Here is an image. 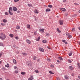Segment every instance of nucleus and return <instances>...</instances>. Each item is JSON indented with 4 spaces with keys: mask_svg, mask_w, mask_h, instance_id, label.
Segmentation results:
<instances>
[{
    "mask_svg": "<svg viewBox=\"0 0 80 80\" xmlns=\"http://www.w3.org/2000/svg\"><path fill=\"white\" fill-rule=\"evenodd\" d=\"M2 36H0V39H1V40H5V38H6L7 37V36H6V35H5L2 33H1L0 34Z\"/></svg>",
    "mask_w": 80,
    "mask_h": 80,
    "instance_id": "nucleus-1",
    "label": "nucleus"
},
{
    "mask_svg": "<svg viewBox=\"0 0 80 80\" xmlns=\"http://www.w3.org/2000/svg\"><path fill=\"white\" fill-rule=\"evenodd\" d=\"M39 50L41 52H43L44 51V49L41 48H39Z\"/></svg>",
    "mask_w": 80,
    "mask_h": 80,
    "instance_id": "nucleus-2",
    "label": "nucleus"
},
{
    "mask_svg": "<svg viewBox=\"0 0 80 80\" xmlns=\"http://www.w3.org/2000/svg\"><path fill=\"white\" fill-rule=\"evenodd\" d=\"M59 23L61 25H62L63 24V22L62 20H60L59 21Z\"/></svg>",
    "mask_w": 80,
    "mask_h": 80,
    "instance_id": "nucleus-3",
    "label": "nucleus"
},
{
    "mask_svg": "<svg viewBox=\"0 0 80 80\" xmlns=\"http://www.w3.org/2000/svg\"><path fill=\"white\" fill-rule=\"evenodd\" d=\"M26 41L29 44H30V43H31V42L30 40L27 39H26Z\"/></svg>",
    "mask_w": 80,
    "mask_h": 80,
    "instance_id": "nucleus-4",
    "label": "nucleus"
},
{
    "mask_svg": "<svg viewBox=\"0 0 80 80\" xmlns=\"http://www.w3.org/2000/svg\"><path fill=\"white\" fill-rule=\"evenodd\" d=\"M72 53H73V52H72V51H71L70 52L68 53V55L69 56H70V57H71V56H72Z\"/></svg>",
    "mask_w": 80,
    "mask_h": 80,
    "instance_id": "nucleus-5",
    "label": "nucleus"
},
{
    "mask_svg": "<svg viewBox=\"0 0 80 80\" xmlns=\"http://www.w3.org/2000/svg\"><path fill=\"white\" fill-rule=\"evenodd\" d=\"M12 9L13 11H17V8L15 7H13L12 8Z\"/></svg>",
    "mask_w": 80,
    "mask_h": 80,
    "instance_id": "nucleus-6",
    "label": "nucleus"
},
{
    "mask_svg": "<svg viewBox=\"0 0 80 80\" xmlns=\"http://www.w3.org/2000/svg\"><path fill=\"white\" fill-rule=\"evenodd\" d=\"M44 30H45V29H41L39 30L40 32H43Z\"/></svg>",
    "mask_w": 80,
    "mask_h": 80,
    "instance_id": "nucleus-7",
    "label": "nucleus"
},
{
    "mask_svg": "<svg viewBox=\"0 0 80 80\" xmlns=\"http://www.w3.org/2000/svg\"><path fill=\"white\" fill-rule=\"evenodd\" d=\"M61 9L62 12H65L66 11V9L65 8H61Z\"/></svg>",
    "mask_w": 80,
    "mask_h": 80,
    "instance_id": "nucleus-8",
    "label": "nucleus"
},
{
    "mask_svg": "<svg viewBox=\"0 0 80 80\" xmlns=\"http://www.w3.org/2000/svg\"><path fill=\"white\" fill-rule=\"evenodd\" d=\"M42 42L44 43H46L47 42V41L46 40H44L42 41Z\"/></svg>",
    "mask_w": 80,
    "mask_h": 80,
    "instance_id": "nucleus-9",
    "label": "nucleus"
},
{
    "mask_svg": "<svg viewBox=\"0 0 80 80\" xmlns=\"http://www.w3.org/2000/svg\"><path fill=\"white\" fill-rule=\"evenodd\" d=\"M12 8L10 7L9 8L8 12H12Z\"/></svg>",
    "mask_w": 80,
    "mask_h": 80,
    "instance_id": "nucleus-10",
    "label": "nucleus"
},
{
    "mask_svg": "<svg viewBox=\"0 0 80 80\" xmlns=\"http://www.w3.org/2000/svg\"><path fill=\"white\" fill-rule=\"evenodd\" d=\"M27 27L28 28H29V29L30 28V25L29 24H28L27 25Z\"/></svg>",
    "mask_w": 80,
    "mask_h": 80,
    "instance_id": "nucleus-11",
    "label": "nucleus"
},
{
    "mask_svg": "<svg viewBox=\"0 0 80 80\" xmlns=\"http://www.w3.org/2000/svg\"><path fill=\"white\" fill-rule=\"evenodd\" d=\"M58 58L59 60H62V61L63 60V58H62L61 57H58Z\"/></svg>",
    "mask_w": 80,
    "mask_h": 80,
    "instance_id": "nucleus-12",
    "label": "nucleus"
},
{
    "mask_svg": "<svg viewBox=\"0 0 80 80\" xmlns=\"http://www.w3.org/2000/svg\"><path fill=\"white\" fill-rule=\"evenodd\" d=\"M40 37H38V38L36 39V41H39V40H40Z\"/></svg>",
    "mask_w": 80,
    "mask_h": 80,
    "instance_id": "nucleus-13",
    "label": "nucleus"
},
{
    "mask_svg": "<svg viewBox=\"0 0 80 80\" xmlns=\"http://www.w3.org/2000/svg\"><path fill=\"white\" fill-rule=\"evenodd\" d=\"M34 12L35 13H38V11H37L36 9H35L34 10Z\"/></svg>",
    "mask_w": 80,
    "mask_h": 80,
    "instance_id": "nucleus-14",
    "label": "nucleus"
},
{
    "mask_svg": "<svg viewBox=\"0 0 80 80\" xmlns=\"http://www.w3.org/2000/svg\"><path fill=\"white\" fill-rule=\"evenodd\" d=\"M64 78L65 79H68L69 78L68 77V76L66 75L64 76Z\"/></svg>",
    "mask_w": 80,
    "mask_h": 80,
    "instance_id": "nucleus-15",
    "label": "nucleus"
},
{
    "mask_svg": "<svg viewBox=\"0 0 80 80\" xmlns=\"http://www.w3.org/2000/svg\"><path fill=\"white\" fill-rule=\"evenodd\" d=\"M78 68L80 69V64L79 63H78Z\"/></svg>",
    "mask_w": 80,
    "mask_h": 80,
    "instance_id": "nucleus-16",
    "label": "nucleus"
},
{
    "mask_svg": "<svg viewBox=\"0 0 80 80\" xmlns=\"http://www.w3.org/2000/svg\"><path fill=\"white\" fill-rule=\"evenodd\" d=\"M9 36L11 37V38H13V34H10L9 35Z\"/></svg>",
    "mask_w": 80,
    "mask_h": 80,
    "instance_id": "nucleus-17",
    "label": "nucleus"
},
{
    "mask_svg": "<svg viewBox=\"0 0 80 80\" xmlns=\"http://www.w3.org/2000/svg\"><path fill=\"white\" fill-rule=\"evenodd\" d=\"M3 22H4V23H7V20L6 19H3Z\"/></svg>",
    "mask_w": 80,
    "mask_h": 80,
    "instance_id": "nucleus-18",
    "label": "nucleus"
},
{
    "mask_svg": "<svg viewBox=\"0 0 80 80\" xmlns=\"http://www.w3.org/2000/svg\"><path fill=\"white\" fill-rule=\"evenodd\" d=\"M22 54L24 56H25V55H27V53L25 52H22Z\"/></svg>",
    "mask_w": 80,
    "mask_h": 80,
    "instance_id": "nucleus-19",
    "label": "nucleus"
},
{
    "mask_svg": "<svg viewBox=\"0 0 80 80\" xmlns=\"http://www.w3.org/2000/svg\"><path fill=\"white\" fill-rule=\"evenodd\" d=\"M28 7H32V5L30 4H28Z\"/></svg>",
    "mask_w": 80,
    "mask_h": 80,
    "instance_id": "nucleus-20",
    "label": "nucleus"
},
{
    "mask_svg": "<svg viewBox=\"0 0 80 80\" xmlns=\"http://www.w3.org/2000/svg\"><path fill=\"white\" fill-rule=\"evenodd\" d=\"M68 37L69 38H71L72 36V35L69 34Z\"/></svg>",
    "mask_w": 80,
    "mask_h": 80,
    "instance_id": "nucleus-21",
    "label": "nucleus"
},
{
    "mask_svg": "<svg viewBox=\"0 0 80 80\" xmlns=\"http://www.w3.org/2000/svg\"><path fill=\"white\" fill-rule=\"evenodd\" d=\"M69 68L70 69V70H72L73 69V67L72 66H70L69 67Z\"/></svg>",
    "mask_w": 80,
    "mask_h": 80,
    "instance_id": "nucleus-22",
    "label": "nucleus"
},
{
    "mask_svg": "<svg viewBox=\"0 0 80 80\" xmlns=\"http://www.w3.org/2000/svg\"><path fill=\"white\" fill-rule=\"evenodd\" d=\"M68 61L69 63H72V61L70 59H68Z\"/></svg>",
    "mask_w": 80,
    "mask_h": 80,
    "instance_id": "nucleus-23",
    "label": "nucleus"
},
{
    "mask_svg": "<svg viewBox=\"0 0 80 80\" xmlns=\"http://www.w3.org/2000/svg\"><path fill=\"white\" fill-rule=\"evenodd\" d=\"M57 31H58V32H59V33H61V31H60V30H59V29L57 28Z\"/></svg>",
    "mask_w": 80,
    "mask_h": 80,
    "instance_id": "nucleus-24",
    "label": "nucleus"
},
{
    "mask_svg": "<svg viewBox=\"0 0 80 80\" xmlns=\"http://www.w3.org/2000/svg\"><path fill=\"white\" fill-rule=\"evenodd\" d=\"M13 62L14 63H16L17 62V61H16V60L15 59H13Z\"/></svg>",
    "mask_w": 80,
    "mask_h": 80,
    "instance_id": "nucleus-25",
    "label": "nucleus"
},
{
    "mask_svg": "<svg viewBox=\"0 0 80 80\" xmlns=\"http://www.w3.org/2000/svg\"><path fill=\"white\" fill-rule=\"evenodd\" d=\"M50 9L49 8H48L46 10V12H50Z\"/></svg>",
    "mask_w": 80,
    "mask_h": 80,
    "instance_id": "nucleus-26",
    "label": "nucleus"
},
{
    "mask_svg": "<svg viewBox=\"0 0 80 80\" xmlns=\"http://www.w3.org/2000/svg\"><path fill=\"white\" fill-rule=\"evenodd\" d=\"M33 60H36L37 59V57L36 56H34L32 58Z\"/></svg>",
    "mask_w": 80,
    "mask_h": 80,
    "instance_id": "nucleus-27",
    "label": "nucleus"
},
{
    "mask_svg": "<svg viewBox=\"0 0 80 80\" xmlns=\"http://www.w3.org/2000/svg\"><path fill=\"white\" fill-rule=\"evenodd\" d=\"M46 36L47 37H49V36H50V34L48 33H46Z\"/></svg>",
    "mask_w": 80,
    "mask_h": 80,
    "instance_id": "nucleus-28",
    "label": "nucleus"
},
{
    "mask_svg": "<svg viewBox=\"0 0 80 80\" xmlns=\"http://www.w3.org/2000/svg\"><path fill=\"white\" fill-rule=\"evenodd\" d=\"M21 74H22V75H24L25 74V72H21Z\"/></svg>",
    "mask_w": 80,
    "mask_h": 80,
    "instance_id": "nucleus-29",
    "label": "nucleus"
},
{
    "mask_svg": "<svg viewBox=\"0 0 80 80\" xmlns=\"http://www.w3.org/2000/svg\"><path fill=\"white\" fill-rule=\"evenodd\" d=\"M47 60L48 62H50V59L48 58H47Z\"/></svg>",
    "mask_w": 80,
    "mask_h": 80,
    "instance_id": "nucleus-30",
    "label": "nucleus"
},
{
    "mask_svg": "<svg viewBox=\"0 0 80 80\" xmlns=\"http://www.w3.org/2000/svg\"><path fill=\"white\" fill-rule=\"evenodd\" d=\"M48 7H49V8H52V5L50 4L49 5H48Z\"/></svg>",
    "mask_w": 80,
    "mask_h": 80,
    "instance_id": "nucleus-31",
    "label": "nucleus"
},
{
    "mask_svg": "<svg viewBox=\"0 0 80 80\" xmlns=\"http://www.w3.org/2000/svg\"><path fill=\"white\" fill-rule=\"evenodd\" d=\"M5 14L6 15H8V12H5Z\"/></svg>",
    "mask_w": 80,
    "mask_h": 80,
    "instance_id": "nucleus-32",
    "label": "nucleus"
},
{
    "mask_svg": "<svg viewBox=\"0 0 80 80\" xmlns=\"http://www.w3.org/2000/svg\"><path fill=\"white\" fill-rule=\"evenodd\" d=\"M30 77V78H31L32 80H33V76H31Z\"/></svg>",
    "mask_w": 80,
    "mask_h": 80,
    "instance_id": "nucleus-33",
    "label": "nucleus"
},
{
    "mask_svg": "<svg viewBox=\"0 0 80 80\" xmlns=\"http://www.w3.org/2000/svg\"><path fill=\"white\" fill-rule=\"evenodd\" d=\"M5 66L6 67H7L8 68V67H9V64H8L7 65H5Z\"/></svg>",
    "mask_w": 80,
    "mask_h": 80,
    "instance_id": "nucleus-34",
    "label": "nucleus"
},
{
    "mask_svg": "<svg viewBox=\"0 0 80 80\" xmlns=\"http://www.w3.org/2000/svg\"><path fill=\"white\" fill-rule=\"evenodd\" d=\"M1 25H2V26H5V24L3 23H1Z\"/></svg>",
    "mask_w": 80,
    "mask_h": 80,
    "instance_id": "nucleus-35",
    "label": "nucleus"
},
{
    "mask_svg": "<svg viewBox=\"0 0 80 80\" xmlns=\"http://www.w3.org/2000/svg\"><path fill=\"white\" fill-rule=\"evenodd\" d=\"M0 46H3V43L2 42H0Z\"/></svg>",
    "mask_w": 80,
    "mask_h": 80,
    "instance_id": "nucleus-36",
    "label": "nucleus"
},
{
    "mask_svg": "<svg viewBox=\"0 0 80 80\" xmlns=\"http://www.w3.org/2000/svg\"><path fill=\"white\" fill-rule=\"evenodd\" d=\"M17 29H20V26L18 25L17 27H16Z\"/></svg>",
    "mask_w": 80,
    "mask_h": 80,
    "instance_id": "nucleus-37",
    "label": "nucleus"
},
{
    "mask_svg": "<svg viewBox=\"0 0 80 80\" xmlns=\"http://www.w3.org/2000/svg\"><path fill=\"white\" fill-rule=\"evenodd\" d=\"M8 12L10 15H13V13L12 12H10V11H8Z\"/></svg>",
    "mask_w": 80,
    "mask_h": 80,
    "instance_id": "nucleus-38",
    "label": "nucleus"
},
{
    "mask_svg": "<svg viewBox=\"0 0 80 80\" xmlns=\"http://www.w3.org/2000/svg\"><path fill=\"white\" fill-rule=\"evenodd\" d=\"M68 13L67 12H66L65 13V16H67V15H68Z\"/></svg>",
    "mask_w": 80,
    "mask_h": 80,
    "instance_id": "nucleus-39",
    "label": "nucleus"
},
{
    "mask_svg": "<svg viewBox=\"0 0 80 80\" xmlns=\"http://www.w3.org/2000/svg\"><path fill=\"white\" fill-rule=\"evenodd\" d=\"M66 35H68H68H70V34L68 32H66Z\"/></svg>",
    "mask_w": 80,
    "mask_h": 80,
    "instance_id": "nucleus-40",
    "label": "nucleus"
},
{
    "mask_svg": "<svg viewBox=\"0 0 80 80\" xmlns=\"http://www.w3.org/2000/svg\"><path fill=\"white\" fill-rule=\"evenodd\" d=\"M35 72H36V73H38V72H39L37 70H35Z\"/></svg>",
    "mask_w": 80,
    "mask_h": 80,
    "instance_id": "nucleus-41",
    "label": "nucleus"
},
{
    "mask_svg": "<svg viewBox=\"0 0 80 80\" xmlns=\"http://www.w3.org/2000/svg\"><path fill=\"white\" fill-rule=\"evenodd\" d=\"M75 28H72V32H74L75 31Z\"/></svg>",
    "mask_w": 80,
    "mask_h": 80,
    "instance_id": "nucleus-42",
    "label": "nucleus"
},
{
    "mask_svg": "<svg viewBox=\"0 0 80 80\" xmlns=\"http://www.w3.org/2000/svg\"><path fill=\"white\" fill-rule=\"evenodd\" d=\"M15 72L16 73H18V71L16 70L15 71Z\"/></svg>",
    "mask_w": 80,
    "mask_h": 80,
    "instance_id": "nucleus-43",
    "label": "nucleus"
},
{
    "mask_svg": "<svg viewBox=\"0 0 80 80\" xmlns=\"http://www.w3.org/2000/svg\"><path fill=\"white\" fill-rule=\"evenodd\" d=\"M19 0H14L15 2H18Z\"/></svg>",
    "mask_w": 80,
    "mask_h": 80,
    "instance_id": "nucleus-44",
    "label": "nucleus"
},
{
    "mask_svg": "<svg viewBox=\"0 0 80 80\" xmlns=\"http://www.w3.org/2000/svg\"><path fill=\"white\" fill-rule=\"evenodd\" d=\"M16 39V40H18V37H17L15 38Z\"/></svg>",
    "mask_w": 80,
    "mask_h": 80,
    "instance_id": "nucleus-45",
    "label": "nucleus"
},
{
    "mask_svg": "<svg viewBox=\"0 0 80 80\" xmlns=\"http://www.w3.org/2000/svg\"><path fill=\"white\" fill-rule=\"evenodd\" d=\"M14 69H17V67L16 66H14Z\"/></svg>",
    "mask_w": 80,
    "mask_h": 80,
    "instance_id": "nucleus-46",
    "label": "nucleus"
},
{
    "mask_svg": "<svg viewBox=\"0 0 80 80\" xmlns=\"http://www.w3.org/2000/svg\"><path fill=\"white\" fill-rule=\"evenodd\" d=\"M62 42H63L64 43H65V40H63L62 41Z\"/></svg>",
    "mask_w": 80,
    "mask_h": 80,
    "instance_id": "nucleus-47",
    "label": "nucleus"
},
{
    "mask_svg": "<svg viewBox=\"0 0 80 80\" xmlns=\"http://www.w3.org/2000/svg\"><path fill=\"white\" fill-rule=\"evenodd\" d=\"M17 13H20V11L19 10H18L17 11Z\"/></svg>",
    "mask_w": 80,
    "mask_h": 80,
    "instance_id": "nucleus-48",
    "label": "nucleus"
},
{
    "mask_svg": "<svg viewBox=\"0 0 80 80\" xmlns=\"http://www.w3.org/2000/svg\"><path fill=\"white\" fill-rule=\"evenodd\" d=\"M77 15V14H74L73 15L74 17H75Z\"/></svg>",
    "mask_w": 80,
    "mask_h": 80,
    "instance_id": "nucleus-49",
    "label": "nucleus"
},
{
    "mask_svg": "<svg viewBox=\"0 0 80 80\" xmlns=\"http://www.w3.org/2000/svg\"><path fill=\"white\" fill-rule=\"evenodd\" d=\"M52 71H49V73H50V74H51L52 73Z\"/></svg>",
    "mask_w": 80,
    "mask_h": 80,
    "instance_id": "nucleus-50",
    "label": "nucleus"
},
{
    "mask_svg": "<svg viewBox=\"0 0 80 80\" xmlns=\"http://www.w3.org/2000/svg\"><path fill=\"white\" fill-rule=\"evenodd\" d=\"M2 53H0V57H2Z\"/></svg>",
    "mask_w": 80,
    "mask_h": 80,
    "instance_id": "nucleus-51",
    "label": "nucleus"
},
{
    "mask_svg": "<svg viewBox=\"0 0 80 80\" xmlns=\"http://www.w3.org/2000/svg\"><path fill=\"white\" fill-rule=\"evenodd\" d=\"M28 80H32V78H29L28 79Z\"/></svg>",
    "mask_w": 80,
    "mask_h": 80,
    "instance_id": "nucleus-52",
    "label": "nucleus"
},
{
    "mask_svg": "<svg viewBox=\"0 0 80 80\" xmlns=\"http://www.w3.org/2000/svg\"><path fill=\"white\" fill-rule=\"evenodd\" d=\"M48 49H51V48L48 46Z\"/></svg>",
    "mask_w": 80,
    "mask_h": 80,
    "instance_id": "nucleus-53",
    "label": "nucleus"
},
{
    "mask_svg": "<svg viewBox=\"0 0 80 80\" xmlns=\"http://www.w3.org/2000/svg\"><path fill=\"white\" fill-rule=\"evenodd\" d=\"M66 1H67L66 0H63V2H66Z\"/></svg>",
    "mask_w": 80,
    "mask_h": 80,
    "instance_id": "nucleus-54",
    "label": "nucleus"
},
{
    "mask_svg": "<svg viewBox=\"0 0 80 80\" xmlns=\"http://www.w3.org/2000/svg\"><path fill=\"white\" fill-rule=\"evenodd\" d=\"M64 43H65V44H67V43H68L66 42H64Z\"/></svg>",
    "mask_w": 80,
    "mask_h": 80,
    "instance_id": "nucleus-55",
    "label": "nucleus"
},
{
    "mask_svg": "<svg viewBox=\"0 0 80 80\" xmlns=\"http://www.w3.org/2000/svg\"><path fill=\"white\" fill-rule=\"evenodd\" d=\"M60 80V78H58L57 79V80Z\"/></svg>",
    "mask_w": 80,
    "mask_h": 80,
    "instance_id": "nucleus-56",
    "label": "nucleus"
},
{
    "mask_svg": "<svg viewBox=\"0 0 80 80\" xmlns=\"http://www.w3.org/2000/svg\"><path fill=\"white\" fill-rule=\"evenodd\" d=\"M57 62H58V63H59V62H60V61L58 60H57Z\"/></svg>",
    "mask_w": 80,
    "mask_h": 80,
    "instance_id": "nucleus-57",
    "label": "nucleus"
},
{
    "mask_svg": "<svg viewBox=\"0 0 80 80\" xmlns=\"http://www.w3.org/2000/svg\"><path fill=\"white\" fill-rule=\"evenodd\" d=\"M51 74H52V75H53L54 74V73L53 72H51Z\"/></svg>",
    "mask_w": 80,
    "mask_h": 80,
    "instance_id": "nucleus-58",
    "label": "nucleus"
},
{
    "mask_svg": "<svg viewBox=\"0 0 80 80\" xmlns=\"http://www.w3.org/2000/svg\"><path fill=\"white\" fill-rule=\"evenodd\" d=\"M34 35H36V34H37V33L35 32H34Z\"/></svg>",
    "mask_w": 80,
    "mask_h": 80,
    "instance_id": "nucleus-59",
    "label": "nucleus"
},
{
    "mask_svg": "<svg viewBox=\"0 0 80 80\" xmlns=\"http://www.w3.org/2000/svg\"><path fill=\"white\" fill-rule=\"evenodd\" d=\"M38 62H40V59L37 60Z\"/></svg>",
    "mask_w": 80,
    "mask_h": 80,
    "instance_id": "nucleus-60",
    "label": "nucleus"
},
{
    "mask_svg": "<svg viewBox=\"0 0 80 80\" xmlns=\"http://www.w3.org/2000/svg\"><path fill=\"white\" fill-rule=\"evenodd\" d=\"M78 78H79V79H80V76H78Z\"/></svg>",
    "mask_w": 80,
    "mask_h": 80,
    "instance_id": "nucleus-61",
    "label": "nucleus"
},
{
    "mask_svg": "<svg viewBox=\"0 0 80 80\" xmlns=\"http://www.w3.org/2000/svg\"><path fill=\"white\" fill-rule=\"evenodd\" d=\"M0 80H2V79L1 78H0Z\"/></svg>",
    "mask_w": 80,
    "mask_h": 80,
    "instance_id": "nucleus-62",
    "label": "nucleus"
},
{
    "mask_svg": "<svg viewBox=\"0 0 80 80\" xmlns=\"http://www.w3.org/2000/svg\"><path fill=\"white\" fill-rule=\"evenodd\" d=\"M35 20L36 21V20H37V19H36V18H35Z\"/></svg>",
    "mask_w": 80,
    "mask_h": 80,
    "instance_id": "nucleus-63",
    "label": "nucleus"
},
{
    "mask_svg": "<svg viewBox=\"0 0 80 80\" xmlns=\"http://www.w3.org/2000/svg\"><path fill=\"white\" fill-rule=\"evenodd\" d=\"M79 13H80V10H79L78 12Z\"/></svg>",
    "mask_w": 80,
    "mask_h": 80,
    "instance_id": "nucleus-64",
    "label": "nucleus"
}]
</instances>
